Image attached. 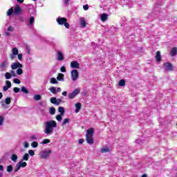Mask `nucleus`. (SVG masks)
<instances>
[{
	"mask_svg": "<svg viewBox=\"0 0 177 177\" xmlns=\"http://www.w3.org/2000/svg\"><path fill=\"white\" fill-rule=\"evenodd\" d=\"M109 17V15L106 14V13H103L100 15V19L102 20V21H106V20H107Z\"/></svg>",
	"mask_w": 177,
	"mask_h": 177,
	"instance_id": "nucleus-19",
	"label": "nucleus"
},
{
	"mask_svg": "<svg viewBox=\"0 0 177 177\" xmlns=\"http://www.w3.org/2000/svg\"><path fill=\"white\" fill-rule=\"evenodd\" d=\"M12 53L17 55H19V49L17 48H13L12 49Z\"/></svg>",
	"mask_w": 177,
	"mask_h": 177,
	"instance_id": "nucleus-36",
	"label": "nucleus"
},
{
	"mask_svg": "<svg viewBox=\"0 0 177 177\" xmlns=\"http://www.w3.org/2000/svg\"><path fill=\"white\" fill-rule=\"evenodd\" d=\"M50 84H59V82H57V80H56V78L55 77H51L50 79Z\"/></svg>",
	"mask_w": 177,
	"mask_h": 177,
	"instance_id": "nucleus-34",
	"label": "nucleus"
},
{
	"mask_svg": "<svg viewBox=\"0 0 177 177\" xmlns=\"http://www.w3.org/2000/svg\"><path fill=\"white\" fill-rule=\"evenodd\" d=\"M41 99H42V97L41 96V95L37 94L34 95V100H41Z\"/></svg>",
	"mask_w": 177,
	"mask_h": 177,
	"instance_id": "nucleus-37",
	"label": "nucleus"
},
{
	"mask_svg": "<svg viewBox=\"0 0 177 177\" xmlns=\"http://www.w3.org/2000/svg\"><path fill=\"white\" fill-rule=\"evenodd\" d=\"M50 92H51V93H53V95H56V93H57V91L56 90V87H50L49 88Z\"/></svg>",
	"mask_w": 177,
	"mask_h": 177,
	"instance_id": "nucleus-30",
	"label": "nucleus"
},
{
	"mask_svg": "<svg viewBox=\"0 0 177 177\" xmlns=\"http://www.w3.org/2000/svg\"><path fill=\"white\" fill-rule=\"evenodd\" d=\"M60 103H62V99L60 98L57 99L56 106H59Z\"/></svg>",
	"mask_w": 177,
	"mask_h": 177,
	"instance_id": "nucleus-57",
	"label": "nucleus"
},
{
	"mask_svg": "<svg viewBox=\"0 0 177 177\" xmlns=\"http://www.w3.org/2000/svg\"><path fill=\"white\" fill-rule=\"evenodd\" d=\"M24 147H25V149H27V148L30 147V145L27 142V141H25L24 142Z\"/></svg>",
	"mask_w": 177,
	"mask_h": 177,
	"instance_id": "nucleus-53",
	"label": "nucleus"
},
{
	"mask_svg": "<svg viewBox=\"0 0 177 177\" xmlns=\"http://www.w3.org/2000/svg\"><path fill=\"white\" fill-rule=\"evenodd\" d=\"M58 111L60 113L61 115H64L65 109L63 106L58 107Z\"/></svg>",
	"mask_w": 177,
	"mask_h": 177,
	"instance_id": "nucleus-27",
	"label": "nucleus"
},
{
	"mask_svg": "<svg viewBox=\"0 0 177 177\" xmlns=\"http://www.w3.org/2000/svg\"><path fill=\"white\" fill-rule=\"evenodd\" d=\"M80 92H81V89L75 88L72 93L68 94L69 99H74L77 95H79Z\"/></svg>",
	"mask_w": 177,
	"mask_h": 177,
	"instance_id": "nucleus-6",
	"label": "nucleus"
},
{
	"mask_svg": "<svg viewBox=\"0 0 177 177\" xmlns=\"http://www.w3.org/2000/svg\"><path fill=\"white\" fill-rule=\"evenodd\" d=\"M57 128V123L55 120H48L44 123V132L46 135H52L53 129Z\"/></svg>",
	"mask_w": 177,
	"mask_h": 177,
	"instance_id": "nucleus-1",
	"label": "nucleus"
},
{
	"mask_svg": "<svg viewBox=\"0 0 177 177\" xmlns=\"http://www.w3.org/2000/svg\"><path fill=\"white\" fill-rule=\"evenodd\" d=\"M166 71H172L174 70V65L169 62H166L164 64Z\"/></svg>",
	"mask_w": 177,
	"mask_h": 177,
	"instance_id": "nucleus-10",
	"label": "nucleus"
},
{
	"mask_svg": "<svg viewBox=\"0 0 177 177\" xmlns=\"http://www.w3.org/2000/svg\"><path fill=\"white\" fill-rule=\"evenodd\" d=\"M142 53H143V48L142 47H138L136 48V52L134 55L137 56H142Z\"/></svg>",
	"mask_w": 177,
	"mask_h": 177,
	"instance_id": "nucleus-13",
	"label": "nucleus"
},
{
	"mask_svg": "<svg viewBox=\"0 0 177 177\" xmlns=\"http://www.w3.org/2000/svg\"><path fill=\"white\" fill-rule=\"evenodd\" d=\"M170 55L172 57L177 55V48L176 47H174V48H171Z\"/></svg>",
	"mask_w": 177,
	"mask_h": 177,
	"instance_id": "nucleus-21",
	"label": "nucleus"
},
{
	"mask_svg": "<svg viewBox=\"0 0 177 177\" xmlns=\"http://www.w3.org/2000/svg\"><path fill=\"white\" fill-rule=\"evenodd\" d=\"M8 31H15V28H13V26H8Z\"/></svg>",
	"mask_w": 177,
	"mask_h": 177,
	"instance_id": "nucleus-58",
	"label": "nucleus"
},
{
	"mask_svg": "<svg viewBox=\"0 0 177 177\" xmlns=\"http://www.w3.org/2000/svg\"><path fill=\"white\" fill-rule=\"evenodd\" d=\"M6 156H3L1 158H0V162H3L4 161H6Z\"/></svg>",
	"mask_w": 177,
	"mask_h": 177,
	"instance_id": "nucleus-54",
	"label": "nucleus"
},
{
	"mask_svg": "<svg viewBox=\"0 0 177 177\" xmlns=\"http://www.w3.org/2000/svg\"><path fill=\"white\" fill-rule=\"evenodd\" d=\"M12 70H16L17 68H23V64L20 62H15L11 65Z\"/></svg>",
	"mask_w": 177,
	"mask_h": 177,
	"instance_id": "nucleus-8",
	"label": "nucleus"
},
{
	"mask_svg": "<svg viewBox=\"0 0 177 177\" xmlns=\"http://www.w3.org/2000/svg\"><path fill=\"white\" fill-rule=\"evenodd\" d=\"M50 103L56 106V102H57V98H56V97H53L50 99Z\"/></svg>",
	"mask_w": 177,
	"mask_h": 177,
	"instance_id": "nucleus-32",
	"label": "nucleus"
},
{
	"mask_svg": "<svg viewBox=\"0 0 177 177\" xmlns=\"http://www.w3.org/2000/svg\"><path fill=\"white\" fill-rule=\"evenodd\" d=\"M9 64V62H8L6 60L3 61L0 64V70L1 71H6V68H8V65Z\"/></svg>",
	"mask_w": 177,
	"mask_h": 177,
	"instance_id": "nucleus-7",
	"label": "nucleus"
},
{
	"mask_svg": "<svg viewBox=\"0 0 177 177\" xmlns=\"http://www.w3.org/2000/svg\"><path fill=\"white\" fill-rule=\"evenodd\" d=\"M21 168H26L27 167V162H23V160H21L18 162Z\"/></svg>",
	"mask_w": 177,
	"mask_h": 177,
	"instance_id": "nucleus-28",
	"label": "nucleus"
},
{
	"mask_svg": "<svg viewBox=\"0 0 177 177\" xmlns=\"http://www.w3.org/2000/svg\"><path fill=\"white\" fill-rule=\"evenodd\" d=\"M13 92H15V93H19V92H20V88L15 87L13 88Z\"/></svg>",
	"mask_w": 177,
	"mask_h": 177,
	"instance_id": "nucleus-50",
	"label": "nucleus"
},
{
	"mask_svg": "<svg viewBox=\"0 0 177 177\" xmlns=\"http://www.w3.org/2000/svg\"><path fill=\"white\" fill-rule=\"evenodd\" d=\"M135 143H138V145H142L143 142L140 139L136 140Z\"/></svg>",
	"mask_w": 177,
	"mask_h": 177,
	"instance_id": "nucleus-56",
	"label": "nucleus"
},
{
	"mask_svg": "<svg viewBox=\"0 0 177 177\" xmlns=\"http://www.w3.org/2000/svg\"><path fill=\"white\" fill-rule=\"evenodd\" d=\"M63 115L62 114H59L56 115V120H57V121L60 122L62 121V120H63Z\"/></svg>",
	"mask_w": 177,
	"mask_h": 177,
	"instance_id": "nucleus-40",
	"label": "nucleus"
},
{
	"mask_svg": "<svg viewBox=\"0 0 177 177\" xmlns=\"http://www.w3.org/2000/svg\"><path fill=\"white\" fill-rule=\"evenodd\" d=\"M13 82L14 84H17L19 85L21 84V82L19 79L15 78L13 79Z\"/></svg>",
	"mask_w": 177,
	"mask_h": 177,
	"instance_id": "nucleus-48",
	"label": "nucleus"
},
{
	"mask_svg": "<svg viewBox=\"0 0 177 177\" xmlns=\"http://www.w3.org/2000/svg\"><path fill=\"white\" fill-rule=\"evenodd\" d=\"M86 140L88 145H93L95 140H93V136H86Z\"/></svg>",
	"mask_w": 177,
	"mask_h": 177,
	"instance_id": "nucleus-12",
	"label": "nucleus"
},
{
	"mask_svg": "<svg viewBox=\"0 0 177 177\" xmlns=\"http://www.w3.org/2000/svg\"><path fill=\"white\" fill-rule=\"evenodd\" d=\"M17 75H21V74H23V69H21V68H19L17 70Z\"/></svg>",
	"mask_w": 177,
	"mask_h": 177,
	"instance_id": "nucleus-45",
	"label": "nucleus"
},
{
	"mask_svg": "<svg viewBox=\"0 0 177 177\" xmlns=\"http://www.w3.org/2000/svg\"><path fill=\"white\" fill-rule=\"evenodd\" d=\"M57 52V59L58 62H62V60H64V55L63 53L60 50H56Z\"/></svg>",
	"mask_w": 177,
	"mask_h": 177,
	"instance_id": "nucleus-9",
	"label": "nucleus"
},
{
	"mask_svg": "<svg viewBox=\"0 0 177 177\" xmlns=\"http://www.w3.org/2000/svg\"><path fill=\"white\" fill-rule=\"evenodd\" d=\"M5 77L6 80H10V78H12V75L9 72H7L5 73Z\"/></svg>",
	"mask_w": 177,
	"mask_h": 177,
	"instance_id": "nucleus-41",
	"label": "nucleus"
},
{
	"mask_svg": "<svg viewBox=\"0 0 177 177\" xmlns=\"http://www.w3.org/2000/svg\"><path fill=\"white\" fill-rule=\"evenodd\" d=\"M80 25L82 28L86 27V21H85V19L84 18L80 19Z\"/></svg>",
	"mask_w": 177,
	"mask_h": 177,
	"instance_id": "nucleus-22",
	"label": "nucleus"
},
{
	"mask_svg": "<svg viewBox=\"0 0 177 177\" xmlns=\"http://www.w3.org/2000/svg\"><path fill=\"white\" fill-rule=\"evenodd\" d=\"M17 55H18L19 60H22V59H23V54H18Z\"/></svg>",
	"mask_w": 177,
	"mask_h": 177,
	"instance_id": "nucleus-62",
	"label": "nucleus"
},
{
	"mask_svg": "<svg viewBox=\"0 0 177 177\" xmlns=\"http://www.w3.org/2000/svg\"><path fill=\"white\" fill-rule=\"evenodd\" d=\"M83 9L84 10H88V9H89V6L88 4L83 6Z\"/></svg>",
	"mask_w": 177,
	"mask_h": 177,
	"instance_id": "nucleus-59",
	"label": "nucleus"
},
{
	"mask_svg": "<svg viewBox=\"0 0 177 177\" xmlns=\"http://www.w3.org/2000/svg\"><path fill=\"white\" fill-rule=\"evenodd\" d=\"M71 77L72 81H77V78L80 77V73H78V70L73 69L71 72Z\"/></svg>",
	"mask_w": 177,
	"mask_h": 177,
	"instance_id": "nucleus-4",
	"label": "nucleus"
},
{
	"mask_svg": "<svg viewBox=\"0 0 177 177\" xmlns=\"http://www.w3.org/2000/svg\"><path fill=\"white\" fill-rule=\"evenodd\" d=\"M21 92H22L23 93H25L26 95L30 93V92L28 91V89H27V88H26L24 86H22L21 87Z\"/></svg>",
	"mask_w": 177,
	"mask_h": 177,
	"instance_id": "nucleus-24",
	"label": "nucleus"
},
{
	"mask_svg": "<svg viewBox=\"0 0 177 177\" xmlns=\"http://www.w3.org/2000/svg\"><path fill=\"white\" fill-rule=\"evenodd\" d=\"M3 121H5V118H3L2 115H0V127L3 125Z\"/></svg>",
	"mask_w": 177,
	"mask_h": 177,
	"instance_id": "nucleus-44",
	"label": "nucleus"
},
{
	"mask_svg": "<svg viewBox=\"0 0 177 177\" xmlns=\"http://www.w3.org/2000/svg\"><path fill=\"white\" fill-rule=\"evenodd\" d=\"M84 139H82V138L80 139L79 140V145H82V143H84Z\"/></svg>",
	"mask_w": 177,
	"mask_h": 177,
	"instance_id": "nucleus-64",
	"label": "nucleus"
},
{
	"mask_svg": "<svg viewBox=\"0 0 177 177\" xmlns=\"http://www.w3.org/2000/svg\"><path fill=\"white\" fill-rule=\"evenodd\" d=\"M10 88H12V82L9 80L6 81V86H3V91L4 92H6L8 89H10Z\"/></svg>",
	"mask_w": 177,
	"mask_h": 177,
	"instance_id": "nucleus-11",
	"label": "nucleus"
},
{
	"mask_svg": "<svg viewBox=\"0 0 177 177\" xmlns=\"http://www.w3.org/2000/svg\"><path fill=\"white\" fill-rule=\"evenodd\" d=\"M13 8H10L8 11H7V16H12V15H13Z\"/></svg>",
	"mask_w": 177,
	"mask_h": 177,
	"instance_id": "nucleus-35",
	"label": "nucleus"
},
{
	"mask_svg": "<svg viewBox=\"0 0 177 177\" xmlns=\"http://www.w3.org/2000/svg\"><path fill=\"white\" fill-rule=\"evenodd\" d=\"M57 23L59 24V26H64L66 28H70V24L67 22V19L64 17H59L57 19Z\"/></svg>",
	"mask_w": 177,
	"mask_h": 177,
	"instance_id": "nucleus-2",
	"label": "nucleus"
},
{
	"mask_svg": "<svg viewBox=\"0 0 177 177\" xmlns=\"http://www.w3.org/2000/svg\"><path fill=\"white\" fill-rule=\"evenodd\" d=\"M18 20L19 21H21V23H24L26 21V18L24 17H23V15H20L19 17H18Z\"/></svg>",
	"mask_w": 177,
	"mask_h": 177,
	"instance_id": "nucleus-42",
	"label": "nucleus"
},
{
	"mask_svg": "<svg viewBox=\"0 0 177 177\" xmlns=\"http://www.w3.org/2000/svg\"><path fill=\"white\" fill-rule=\"evenodd\" d=\"M11 77H16V73H15V71H10Z\"/></svg>",
	"mask_w": 177,
	"mask_h": 177,
	"instance_id": "nucleus-63",
	"label": "nucleus"
},
{
	"mask_svg": "<svg viewBox=\"0 0 177 177\" xmlns=\"http://www.w3.org/2000/svg\"><path fill=\"white\" fill-rule=\"evenodd\" d=\"M29 158H30V155L26 153L22 157V161H28Z\"/></svg>",
	"mask_w": 177,
	"mask_h": 177,
	"instance_id": "nucleus-29",
	"label": "nucleus"
},
{
	"mask_svg": "<svg viewBox=\"0 0 177 177\" xmlns=\"http://www.w3.org/2000/svg\"><path fill=\"white\" fill-rule=\"evenodd\" d=\"M26 50H27V53H28V55H30L31 51H30V47H29L28 46H26Z\"/></svg>",
	"mask_w": 177,
	"mask_h": 177,
	"instance_id": "nucleus-61",
	"label": "nucleus"
},
{
	"mask_svg": "<svg viewBox=\"0 0 177 177\" xmlns=\"http://www.w3.org/2000/svg\"><path fill=\"white\" fill-rule=\"evenodd\" d=\"M93 133H95V129L90 128L86 131V136H93Z\"/></svg>",
	"mask_w": 177,
	"mask_h": 177,
	"instance_id": "nucleus-15",
	"label": "nucleus"
},
{
	"mask_svg": "<svg viewBox=\"0 0 177 177\" xmlns=\"http://www.w3.org/2000/svg\"><path fill=\"white\" fill-rule=\"evenodd\" d=\"M34 21H35V18L34 17V16H30V17L28 19L30 27H32V26H34Z\"/></svg>",
	"mask_w": 177,
	"mask_h": 177,
	"instance_id": "nucleus-17",
	"label": "nucleus"
},
{
	"mask_svg": "<svg viewBox=\"0 0 177 177\" xmlns=\"http://www.w3.org/2000/svg\"><path fill=\"white\" fill-rule=\"evenodd\" d=\"M29 13H30V17L31 16H35L37 15V10L34 8H30L29 9Z\"/></svg>",
	"mask_w": 177,
	"mask_h": 177,
	"instance_id": "nucleus-25",
	"label": "nucleus"
},
{
	"mask_svg": "<svg viewBox=\"0 0 177 177\" xmlns=\"http://www.w3.org/2000/svg\"><path fill=\"white\" fill-rule=\"evenodd\" d=\"M125 83H126L125 80L122 79L119 81L118 85L119 86H125Z\"/></svg>",
	"mask_w": 177,
	"mask_h": 177,
	"instance_id": "nucleus-31",
	"label": "nucleus"
},
{
	"mask_svg": "<svg viewBox=\"0 0 177 177\" xmlns=\"http://www.w3.org/2000/svg\"><path fill=\"white\" fill-rule=\"evenodd\" d=\"M17 155H16L15 153H13L12 156H11V160L12 161H14V162H16V161H17Z\"/></svg>",
	"mask_w": 177,
	"mask_h": 177,
	"instance_id": "nucleus-33",
	"label": "nucleus"
},
{
	"mask_svg": "<svg viewBox=\"0 0 177 177\" xmlns=\"http://www.w3.org/2000/svg\"><path fill=\"white\" fill-rule=\"evenodd\" d=\"M109 148H103L101 149V153H107V151H109Z\"/></svg>",
	"mask_w": 177,
	"mask_h": 177,
	"instance_id": "nucleus-51",
	"label": "nucleus"
},
{
	"mask_svg": "<svg viewBox=\"0 0 177 177\" xmlns=\"http://www.w3.org/2000/svg\"><path fill=\"white\" fill-rule=\"evenodd\" d=\"M31 146L32 147H33V149H37V147H38V142L37 141H34L31 143Z\"/></svg>",
	"mask_w": 177,
	"mask_h": 177,
	"instance_id": "nucleus-38",
	"label": "nucleus"
},
{
	"mask_svg": "<svg viewBox=\"0 0 177 177\" xmlns=\"http://www.w3.org/2000/svg\"><path fill=\"white\" fill-rule=\"evenodd\" d=\"M50 154H52V150L46 149V150L41 151L40 152V157L45 160V159L48 158V157H49V156H50Z\"/></svg>",
	"mask_w": 177,
	"mask_h": 177,
	"instance_id": "nucleus-3",
	"label": "nucleus"
},
{
	"mask_svg": "<svg viewBox=\"0 0 177 177\" xmlns=\"http://www.w3.org/2000/svg\"><path fill=\"white\" fill-rule=\"evenodd\" d=\"M16 56H17V55H15L13 53H12L10 55V57L11 60H15V59L16 58Z\"/></svg>",
	"mask_w": 177,
	"mask_h": 177,
	"instance_id": "nucleus-49",
	"label": "nucleus"
},
{
	"mask_svg": "<svg viewBox=\"0 0 177 177\" xmlns=\"http://www.w3.org/2000/svg\"><path fill=\"white\" fill-rule=\"evenodd\" d=\"M28 154L30 155L31 157H34V156H35V151H34L32 149H30L28 151Z\"/></svg>",
	"mask_w": 177,
	"mask_h": 177,
	"instance_id": "nucleus-46",
	"label": "nucleus"
},
{
	"mask_svg": "<svg viewBox=\"0 0 177 177\" xmlns=\"http://www.w3.org/2000/svg\"><path fill=\"white\" fill-rule=\"evenodd\" d=\"M57 81H64V74L63 73H58L57 77Z\"/></svg>",
	"mask_w": 177,
	"mask_h": 177,
	"instance_id": "nucleus-20",
	"label": "nucleus"
},
{
	"mask_svg": "<svg viewBox=\"0 0 177 177\" xmlns=\"http://www.w3.org/2000/svg\"><path fill=\"white\" fill-rule=\"evenodd\" d=\"M13 171V166L10 165L7 167V172L10 173Z\"/></svg>",
	"mask_w": 177,
	"mask_h": 177,
	"instance_id": "nucleus-39",
	"label": "nucleus"
},
{
	"mask_svg": "<svg viewBox=\"0 0 177 177\" xmlns=\"http://www.w3.org/2000/svg\"><path fill=\"white\" fill-rule=\"evenodd\" d=\"M155 57L156 59V62L160 63V62H161V52L157 51Z\"/></svg>",
	"mask_w": 177,
	"mask_h": 177,
	"instance_id": "nucleus-18",
	"label": "nucleus"
},
{
	"mask_svg": "<svg viewBox=\"0 0 177 177\" xmlns=\"http://www.w3.org/2000/svg\"><path fill=\"white\" fill-rule=\"evenodd\" d=\"M71 68H79L80 63L77 61H73L71 62Z\"/></svg>",
	"mask_w": 177,
	"mask_h": 177,
	"instance_id": "nucleus-14",
	"label": "nucleus"
},
{
	"mask_svg": "<svg viewBox=\"0 0 177 177\" xmlns=\"http://www.w3.org/2000/svg\"><path fill=\"white\" fill-rule=\"evenodd\" d=\"M69 2H70V0H63V3L65 6H68Z\"/></svg>",
	"mask_w": 177,
	"mask_h": 177,
	"instance_id": "nucleus-52",
	"label": "nucleus"
},
{
	"mask_svg": "<svg viewBox=\"0 0 177 177\" xmlns=\"http://www.w3.org/2000/svg\"><path fill=\"white\" fill-rule=\"evenodd\" d=\"M49 113L51 115H55V113H56V109H55L53 106L50 107Z\"/></svg>",
	"mask_w": 177,
	"mask_h": 177,
	"instance_id": "nucleus-26",
	"label": "nucleus"
},
{
	"mask_svg": "<svg viewBox=\"0 0 177 177\" xmlns=\"http://www.w3.org/2000/svg\"><path fill=\"white\" fill-rule=\"evenodd\" d=\"M48 143H50V140H49V139H44L41 142V145H48Z\"/></svg>",
	"mask_w": 177,
	"mask_h": 177,
	"instance_id": "nucleus-43",
	"label": "nucleus"
},
{
	"mask_svg": "<svg viewBox=\"0 0 177 177\" xmlns=\"http://www.w3.org/2000/svg\"><path fill=\"white\" fill-rule=\"evenodd\" d=\"M20 168H21V167L20 165L17 162L15 166V169L19 171L20 169Z\"/></svg>",
	"mask_w": 177,
	"mask_h": 177,
	"instance_id": "nucleus-60",
	"label": "nucleus"
},
{
	"mask_svg": "<svg viewBox=\"0 0 177 177\" xmlns=\"http://www.w3.org/2000/svg\"><path fill=\"white\" fill-rule=\"evenodd\" d=\"M70 122V119L69 118H66L64 120L63 122H62V126L63 125H66V124H68Z\"/></svg>",
	"mask_w": 177,
	"mask_h": 177,
	"instance_id": "nucleus-47",
	"label": "nucleus"
},
{
	"mask_svg": "<svg viewBox=\"0 0 177 177\" xmlns=\"http://www.w3.org/2000/svg\"><path fill=\"white\" fill-rule=\"evenodd\" d=\"M21 12H23V10L20 6H19V4L15 5V7L14 8V15L19 16V15L21 14Z\"/></svg>",
	"mask_w": 177,
	"mask_h": 177,
	"instance_id": "nucleus-5",
	"label": "nucleus"
},
{
	"mask_svg": "<svg viewBox=\"0 0 177 177\" xmlns=\"http://www.w3.org/2000/svg\"><path fill=\"white\" fill-rule=\"evenodd\" d=\"M75 113H80V110H81V107H82V105H81V103L80 102H77L75 104Z\"/></svg>",
	"mask_w": 177,
	"mask_h": 177,
	"instance_id": "nucleus-23",
	"label": "nucleus"
},
{
	"mask_svg": "<svg viewBox=\"0 0 177 177\" xmlns=\"http://www.w3.org/2000/svg\"><path fill=\"white\" fill-rule=\"evenodd\" d=\"M11 102H12V97H8L5 99V101H1V104H2V106H4L5 104H10Z\"/></svg>",
	"mask_w": 177,
	"mask_h": 177,
	"instance_id": "nucleus-16",
	"label": "nucleus"
},
{
	"mask_svg": "<svg viewBox=\"0 0 177 177\" xmlns=\"http://www.w3.org/2000/svg\"><path fill=\"white\" fill-rule=\"evenodd\" d=\"M60 71H61V73H66V66H62L60 68Z\"/></svg>",
	"mask_w": 177,
	"mask_h": 177,
	"instance_id": "nucleus-55",
	"label": "nucleus"
}]
</instances>
